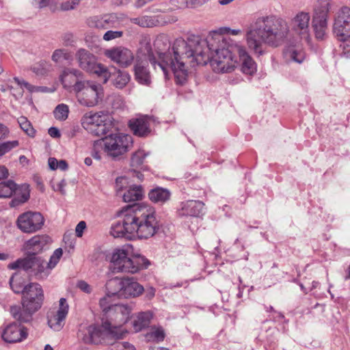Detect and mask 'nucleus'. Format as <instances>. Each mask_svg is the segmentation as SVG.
I'll return each instance as SVG.
<instances>
[{
	"instance_id": "60",
	"label": "nucleus",
	"mask_w": 350,
	"mask_h": 350,
	"mask_svg": "<svg viewBox=\"0 0 350 350\" xmlns=\"http://www.w3.org/2000/svg\"><path fill=\"white\" fill-rule=\"evenodd\" d=\"M121 346L123 348L121 350H135V347L127 342H122Z\"/></svg>"
},
{
	"instance_id": "17",
	"label": "nucleus",
	"mask_w": 350,
	"mask_h": 350,
	"mask_svg": "<svg viewBox=\"0 0 350 350\" xmlns=\"http://www.w3.org/2000/svg\"><path fill=\"white\" fill-rule=\"evenodd\" d=\"M104 55L122 68L131 66L134 60L133 52L123 46H116L107 49Z\"/></svg>"
},
{
	"instance_id": "36",
	"label": "nucleus",
	"mask_w": 350,
	"mask_h": 350,
	"mask_svg": "<svg viewBox=\"0 0 350 350\" xmlns=\"http://www.w3.org/2000/svg\"><path fill=\"white\" fill-rule=\"evenodd\" d=\"M16 189V184L11 180L0 183V198L11 197Z\"/></svg>"
},
{
	"instance_id": "46",
	"label": "nucleus",
	"mask_w": 350,
	"mask_h": 350,
	"mask_svg": "<svg viewBox=\"0 0 350 350\" xmlns=\"http://www.w3.org/2000/svg\"><path fill=\"white\" fill-rule=\"evenodd\" d=\"M99 142L100 139L94 142L92 151V156L97 160L101 159L100 150H103L104 151V145L101 143L100 144H97Z\"/></svg>"
},
{
	"instance_id": "32",
	"label": "nucleus",
	"mask_w": 350,
	"mask_h": 350,
	"mask_svg": "<svg viewBox=\"0 0 350 350\" xmlns=\"http://www.w3.org/2000/svg\"><path fill=\"white\" fill-rule=\"evenodd\" d=\"M32 256L33 254H27L25 258H19L15 262L10 263L8 265V268L10 269H21L31 273Z\"/></svg>"
},
{
	"instance_id": "21",
	"label": "nucleus",
	"mask_w": 350,
	"mask_h": 350,
	"mask_svg": "<svg viewBox=\"0 0 350 350\" xmlns=\"http://www.w3.org/2000/svg\"><path fill=\"white\" fill-rule=\"evenodd\" d=\"M204 204L200 200H187L182 202L178 209V214L180 217H198L203 215Z\"/></svg>"
},
{
	"instance_id": "48",
	"label": "nucleus",
	"mask_w": 350,
	"mask_h": 350,
	"mask_svg": "<svg viewBox=\"0 0 350 350\" xmlns=\"http://www.w3.org/2000/svg\"><path fill=\"white\" fill-rule=\"evenodd\" d=\"M79 3V0H70L63 2L60 5V8L63 11L73 10Z\"/></svg>"
},
{
	"instance_id": "11",
	"label": "nucleus",
	"mask_w": 350,
	"mask_h": 350,
	"mask_svg": "<svg viewBox=\"0 0 350 350\" xmlns=\"http://www.w3.org/2000/svg\"><path fill=\"white\" fill-rule=\"evenodd\" d=\"M330 8L331 0H319V5L314 10L312 20V27L318 40H323L326 36Z\"/></svg>"
},
{
	"instance_id": "8",
	"label": "nucleus",
	"mask_w": 350,
	"mask_h": 350,
	"mask_svg": "<svg viewBox=\"0 0 350 350\" xmlns=\"http://www.w3.org/2000/svg\"><path fill=\"white\" fill-rule=\"evenodd\" d=\"M104 145V152L113 159H118L129 151L133 144L132 137L122 133H111L100 139L98 144Z\"/></svg>"
},
{
	"instance_id": "33",
	"label": "nucleus",
	"mask_w": 350,
	"mask_h": 350,
	"mask_svg": "<svg viewBox=\"0 0 350 350\" xmlns=\"http://www.w3.org/2000/svg\"><path fill=\"white\" fill-rule=\"evenodd\" d=\"M152 317V314L149 311L139 313L133 321V327L135 332H139L143 328L147 327L150 322Z\"/></svg>"
},
{
	"instance_id": "3",
	"label": "nucleus",
	"mask_w": 350,
	"mask_h": 350,
	"mask_svg": "<svg viewBox=\"0 0 350 350\" xmlns=\"http://www.w3.org/2000/svg\"><path fill=\"white\" fill-rule=\"evenodd\" d=\"M129 208L135 236L145 239L153 237L159 228L154 209L142 204L129 205Z\"/></svg>"
},
{
	"instance_id": "52",
	"label": "nucleus",
	"mask_w": 350,
	"mask_h": 350,
	"mask_svg": "<svg viewBox=\"0 0 350 350\" xmlns=\"http://www.w3.org/2000/svg\"><path fill=\"white\" fill-rule=\"evenodd\" d=\"M86 228V223L84 221H81L75 228V233L77 237H81L83 230Z\"/></svg>"
},
{
	"instance_id": "38",
	"label": "nucleus",
	"mask_w": 350,
	"mask_h": 350,
	"mask_svg": "<svg viewBox=\"0 0 350 350\" xmlns=\"http://www.w3.org/2000/svg\"><path fill=\"white\" fill-rule=\"evenodd\" d=\"M52 60L55 63H59L63 60L70 61L72 59L71 53L65 49H59L53 51L52 56Z\"/></svg>"
},
{
	"instance_id": "12",
	"label": "nucleus",
	"mask_w": 350,
	"mask_h": 350,
	"mask_svg": "<svg viewBox=\"0 0 350 350\" xmlns=\"http://www.w3.org/2000/svg\"><path fill=\"white\" fill-rule=\"evenodd\" d=\"M45 219L42 214L37 211H27L18 216L16 226L26 234H33L42 229Z\"/></svg>"
},
{
	"instance_id": "47",
	"label": "nucleus",
	"mask_w": 350,
	"mask_h": 350,
	"mask_svg": "<svg viewBox=\"0 0 350 350\" xmlns=\"http://www.w3.org/2000/svg\"><path fill=\"white\" fill-rule=\"evenodd\" d=\"M111 296H108L107 293H106V295L102 297L99 301L100 307L105 312V315L107 314V310L113 306L111 304Z\"/></svg>"
},
{
	"instance_id": "62",
	"label": "nucleus",
	"mask_w": 350,
	"mask_h": 350,
	"mask_svg": "<svg viewBox=\"0 0 350 350\" xmlns=\"http://www.w3.org/2000/svg\"><path fill=\"white\" fill-rule=\"evenodd\" d=\"M152 0H137L135 2V6L137 8H142L147 3L152 1Z\"/></svg>"
},
{
	"instance_id": "14",
	"label": "nucleus",
	"mask_w": 350,
	"mask_h": 350,
	"mask_svg": "<svg viewBox=\"0 0 350 350\" xmlns=\"http://www.w3.org/2000/svg\"><path fill=\"white\" fill-rule=\"evenodd\" d=\"M122 219L111 226L110 233L115 238L131 239L134 234L133 220L131 219L129 205L124 207L118 213Z\"/></svg>"
},
{
	"instance_id": "18",
	"label": "nucleus",
	"mask_w": 350,
	"mask_h": 350,
	"mask_svg": "<svg viewBox=\"0 0 350 350\" xmlns=\"http://www.w3.org/2000/svg\"><path fill=\"white\" fill-rule=\"evenodd\" d=\"M128 183L127 178L125 177H118L116 180V187L118 195H122V198L126 202H135L140 200L144 196V191L140 185H133L122 194L124 185Z\"/></svg>"
},
{
	"instance_id": "26",
	"label": "nucleus",
	"mask_w": 350,
	"mask_h": 350,
	"mask_svg": "<svg viewBox=\"0 0 350 350\" xmlns=\"http://www.w3.org/2000/svg\"><path fill=\"white\" fill-rule=\"evenodd\" d=\"M51 271V269L49 267V264L44 259L33 254L31 274H34L38 278H46Z\"/></svg>"
},
{
	"instance_id": "45",
	"label": "nucleus",
	"mask_w": 350,
	"mask_h": 350,
	"mask_svg": "<svg viewBox=\"0 0 350 350\" xmlns=\"http://www.w3.org/2000/svg\"><path fill=\"white\" fill-rule=\"evenodd\" d=\"M14 80L22 88H25V89H27L30 92H38V88H40L38 86H34V85L30 84L29 83H28V82H27V81H24L23 79H19L18 77H14Z\"/></svg>"
},
{
	"instance_id": "61",
	"label": "nucleus",
	"mask_w": 350,
	"mask_h": 350,
	"mask_svg": "<svg viewBox=\"0 0 350 350\" xmlns=\"http://www.w3.org/2000/svg\"><path fill=\"white\" fill-rule=\"evenodd\" d=\"M68 163L66 161L64 160H60L58 161V168L60 169L61 170H66L68 169Z\"/></svg>"
},
{
	"instance_id": "41",
	"label": "nucleus",
	"mask_w": 350,
	"mask_h": 350,
	"mask_svg": "<svg viewBox=\"0 0 350 350\" xmlns=\"http://www.w3.org/2000/svg\"><path fill=\"white\" fill-rule=\"evenodd\" d=\"M10 285L15 293H24L26 290V286H24L22 279L16 275H13L10 279Z\"/></svg>"
},
{
	"instance_id": "5",
	"label": "nucleus",
	"mask_w": 350,
	"mask_h": 350,
	"mask_svg": "<svg viewBox=\"0 0 350 350\" xmlns=\"http://www.w3.org/2000/svg\"><path fill=\"white\" fill-rule=\"evenodd\" d=\"M43 300L42 286L38 283H30L26 285V290L23 293V308L17 306H11L10 313L21 323L29 322L32 319V314L41 308Z\"/></svg>"
},
{
	"instance_id": "1",
	"label": "nucleus",
	"mask_w": 350,
	"mask_h": 350,
	"mask_svg": "<svg viewBox=\"0 0 350 350\" xmlns=\"http://www.w3.org/2000/svg\"><path fill=\"white\" fill-rule=\"evenodd\" d=\"M154 46L158 59L150 55V64L156 70L162 72L166 79L172 72L176 82L180 85L187 81L188 66L206 65L208 62L217 73L230 72L238 66L245 75H253L257 70L256 62L244 46L219 33H214L205 40L198 38L188 41L177 38L171 50L167 37L160 36L156 38Z\"/></svg>"
},
{
	"instance_id": "35",
	"label": "nucleus",
	"mask_w": 350,
	"mask_h": 350,
	"mask_svg": "<svg viewBox=\"0 0 350 350\" xmlns=\"http://www.w3.org/2000/svg\"><path fill=\"white\" fill-rule=\"evenodd\" d=\"M31 70L36 75L45 76L53 70V66L50 62L42 60L33 65Z\"/></svg>"
},
{
	"instance_id": "23",
	"label": "nucleus",
	"mask_w": 350,
	"mask_h": 350,
	"mask_svg": "<svg viewBox=\"0 0 350 350\" xmlns=\"http://www.w3.org/2000/svg\"><path fill=\"white\" fill-rule=\"evenodd\" d=\"M144 288L133 278H124L121 298H133L142 294Z\"/></svg>"
},
{
	"instance_id": "10",
	"label": "nucleus",
	"mask_w": 350,
	"mask_h": 350,
	"mask_svg": "<svg viewBox=\"0 0 350 350\" xmlns=\"http://www.w3.org/2000/svg\"><path fill=\"white\" fill-rule=\"evenodd\" d=\"M81 123L88 132L96 136H101L107 133L111 120L110 116L104 111H90L83 116Z\"/></svg>"
},
{
	"instance_id": "22",
	"label": "nucleus",
	"mask_w": 350,
	"mask_h": 350,
	"mask_svg": "<svg viewBox=\"0 0 350 350\" xmlns=\"http://www.w3.org/2000/svg\"><path fill=\"white\" fill-rule=\"evenodd\" d=\"M50 241L51 238L47 235H36L25 242L23 249L27 254L36 255L41 252Z\"/></svg>"
},
{
	"instance_id": "30",
	"label": "nucleus",
	"mask_w": 350,
	"mask_h": 350,
	"mask_svg": "<svg viewBox=\"0 0 350 350\" xmlns=\"http://www.w3.org/2000/svg\"><path fill=\"white\" fill-rule=\"evenodd\" d=\"M16 196L11 200L10 204L14 207L26 202L30 197V190L28 185H22L16 189Z\"/></svg>"
},
{
	"instance_id": "16",
	"label": "nucleus",
	"mask_w": 350,
	"mask_h": 350,
	"mask_svg": "<svg viewBox=\"0 0 350 350\" xmlns=\"http://www.w3.org/2000/svg\"><path fill=\"white\" fill-rule=\"evenodd\" d=\"M131 310L128 305L114 304L107 310V320L105 321L110 322L112 327L117 326L123 329L122 325L128 321ZM124 330L126 334V331L124 329Z\"/></svg>"
},
{
	"instance_id": "64",
	"label": "nucleus",
	"mask_w": 350,
	"mask_h": 350,
	"mask_svg": "<svg viewBox=\"0 0 350 350\" xmlns=\"http://www.w3.org/2000/svg\"><path fill=\"white\" fill-rule=\"evenodd\" d=\"M39 5L40 8H44L49 5V0H34Z\"/></svg>"
},
{
	"instance_id": "19",
	"label": "nucleus",
	"mask_w": 350,
	"mask_h": 350,
	"mask_svg": "<svg viewBox=\"0 0 350 350\" xmlns=\"http://www.w3.org/2000/svg\"><path fill=\"white\" fill-rule=\"evenodd\" d=\"M310 16L308 12H300L292 19L291 29L301 39L309 40V23Z\"/></svg>"
},
{
	"instance_id": "29",
	"label": "nucleus",
	"mask_w": 350,
	"mask_h": 350,
	"mask_svg": "<svg viewBox=\"0 0 350 350\" xmlns=\"http://www.w3.org/2000/svg\"><path fill=\"white\" fill-rule=\"evenodd\" d=\"M109 78L111 77L113 84L119 89L125 87L131 79V77L127 72L120 70V69L115 68L113 72L111 73L109 72Z\"/></svg>"
},
{
	"instance_id": "37",
	"label": "nucleus",
	"mask_w": 350,
	"mask_h": 350,
	"mask_svg": "<svg viewBox=\"0 0 350 350\" xmlns=\"http://www.w3.org/2000/svg\"><path fill=\"white\" fill-rule=\"evenodd\" d=\"M148 153L145 152L143 150H138L135 152L131 159V164L133 167L144 169L143 165L146 157Z\"/></svg>"
},
{
	"instance_id": "4",
	"label": "nucleus",
	"mask_w": 350,
	"mask_h": 350,
	"mask_svg": "<svg viewBox=\"0 0 350 350\" xmlns=\"http://www.w3.org/2000/svg\"><path fill=\"white\" fill-rule=\"evenodd\" d=\"M125 335L124 329L103 320L101 325H91L83 327L78 332V337L86 344L113 345L116 340Z\"/></svg>"
},
{
	"instance_id": "54",
	"label": "nucleus",
	"mask_w": 350,
	"mask_h": 350,
	"mask_svg": "<svg viewBox=\"0 0 350 350\" xmlns=\"http://www.w3.org/2000/svg\"><path fill=\"white\" fill-rule=\"evenodd\" d=\"M9 132V129L3 124L0 123V140L6 138Z\"/></svg>"
},
{
	"instance_id": "63",
	"label": "nucleus",
	"mask_w": 350,
	"mask_h": 350,
	"mask_svg": "<svg viewBox=\"0 0 350 350\" xmlns=\"http://www.w3.org/2000/svg\"><path fill=\"white\" fill-rule=\"evenodd\" d=\"M155 295V289L152 287L147 289L146 291V296L148 299H152Z\"/></svg>"
},
{
	"instance_id": "24",
	"label": "nucleus",
	"mask_w": 350,
	"mask_h": 350,
	"mask_svg": "<svg viewBox=\"0 0 350 350\" xmlns=\"http://www.w3.org/2000/svg\"><path fill=\"white\" fill-rule=\"evenodd\" d=\"M129 126L133 134L140 137H147L151 132L149 120L146 116L130 120Z\"/></svg>"
},
{
	"instance_id": "7",
	"label": "nucleus",
	"mask_w": 350,
	"mask_h": 350,
	"mask_svg": "<svg viewBox=\"0 0 350 350\" xmlns=\"http://www.w3.org/2000/svg\"><path fill=\"white\" fill-rule=\"evenodd\" d=\"M79 103L85 107H94L103 96V87L90 81H77L74 84V90Z\"/></svg>"
},
{
	"instance_id": "58",
	"label": "nucleus",
	"mask_w": 350,
	"mask_h": 350,
	"mask_svg": "<svg viewBox=\"0 0 350 350\" xmlns=\"http://www.w3.org/2000/svg\"><path fill=\"white\" fill-rule=\"evenodd\" d=\"M48 163L49 166L51 170H55L58 169V161L55 158L50 157L49 159Z\"/></svg>"
},
{
	"instance_id": "42",
	"label": "nucleus",
	"mask_w": 350,
	"mask_h": 350,
	"mask_svg": "<svg viewBox=\"0 0 350 350\" xmlns=\"http://www.w3.org/2000/svg\"><path fill=\"white\" fill-rule=\"evenodd\" d=\"M19 145L18 140L7 141L0 143V159L6 153L16 148Z\"/></svg>"
},
{
	"instance_id": "51",
	"label": "nucleus",
	"mask_w": 350,
	"mask_h": 350,
	"mask_svg": "<svg viewBox=\"0 0 350 350\" xmlns=\"http://www.w3.org/2000/svg\"><path fill=\"white\" fill-rule=\"evenodd\" d=\"M135 23L139 25L142 27H149L150 22L152 21L150 16H144L141 18H135Z\"/></svg>"
},
{
	"instance_id": "56",
	"label": "nucleus",
	"mask_w": 350,
	"mask_h": 350,
	"mask_svg": "<svg viewBox=\"0 0 350 350\" xmlns=\"http://www.w3.org/2000/svg\"><path fill=\"white\" fill-rule=\"evenodd\" d=\"M48 133L53 138H59L61 136L59 131L56 127L49 128Z\"/></svg>"
},
{
	"instance_id": "53",
	"label": "nucleus",
	"mask_w": 350,
	"mask_h": 350,
	"mask_svg": "<svg viewBox=\"0 0 350 350\" xmlns=\"http://www.w3.org/2000/svg\"><path fill=\"white\" fill-rule=\"evenodd\" d=\"M77 287L86 293H90L91 292L90 286L85 281H79L77 283Z\"/></svg>"
},
{
	"instance_id": "13",
	"label": "nucleus",
	"mask_w": 350,
	"mask_h": 350,
	"mask_svg": "<svg viewBox=\"0 0 350 350\" xmlns=\"http://www.w3.org/2000/svg\"><path fill=\"white\" fill-rule=\"evenodd\" d=\"M333 33L338 40L346 41L350 38V8H340L335 14L333 24Z\"/></svg>"
},
{
	"instance_id": "9",
	"label": "nucleus",
	"mask_w": 350,
	"mask_h": 350,
	"mask_svg": "<svg viewBox=\"0 0 350 350\" xmlns=\"http://www.w3.org/2000/svg\"><path fill=\"white\" fill-rule=\"evenodd\" d=\"M79 66L83 70L96 75L105 83L109 79L110 73L104 65L97 63L96 56L85 49H79L75 54Z\"/></svg>"
},
{
	"instance_id": "50",
	"label": "nucleus",
	"mask_w": 350,
	"mask_h": 350,
	"mask_svg": "<svg viewBox=\"0 0 350 350\" xmlns=\"http://www.w3.org/2000/svg\"><path fill=\"white\" fill-rule=\"evenodd\" d=\"M123 33L120 31H107L103 36V39L106 41H109L116 38H120Z\"/></svg>"
},
{
	"instance_id": "31",
	"label": "nucleus",
	"mask_w": 350,
	"mask_h": 350,
	"mask_svg": "<svg viewBox=\"0 0 350 350\" xmlns=\"http://www.w3.org/2000/svg\"><path fill=\"white\" fill-rule=\"evenodd\" d=\"M124 278H114L109 280L106 284L107 293L108 296L121 298V291L123 288Z\"/></svg>"
},
{
	"instance_id": "40",
	"label": "nucleus",
	"mask_w": 350,
	"mask_h": 350,
	"mask_svg": "<svg viewBox=\"0 0 350 350\" xmlns=\"http://www.w3.org/2000/svg\"><path fill=\"white\" fill-rule=\"evenodd\" d=\"M68 106L63 103L58 105L53 111L55 118L60 121L66 120L68 118Z\"/></svg>"
},
{
	"instance_id": "59",
	"label": "nucleus",
	"mask_w": 350,
	"mask_h": 350,
	"mask_svg": "<svg viewBox=\"0 0 350 350\" xmlns=\"http://www.w3.org/2000/svg\"><path fill=\"white\" fill-rule=\"evenodd\" d=\"M66 186V182L65 180H62L58 184H57V190L62 193L65 194V187Z\"/></svg>"
},
{
	"instance_id": "25",
	"label": "nucleus",
	"mask_w": 350,
	"mask_h": 350,
	"mask_svg": "<svg viewBox=\"0 0 350 350\" xmlns=\"http://www.w3.org/2000/svg\"><path fill=\"white\" fill-rule=\"evenodd\" d=\"M83 73L75 68L65 70L60 75V81L64 88L70 91L74 90V84L77 81H81Z\"/></svg>"
},
{
	"instance_id": "20",
	"label": "nucleus",
	"mask_w": 350,
	"mask_h": 350,
	"mask_svg": "<svg viewBox=\"0 0 350 350\" xmlns=\"http://www.w3.org/2000/svg\"><path fill=\"white\" fill-rule=\"evenodd\" d=\"M1 336L6 342L14 343L25 339L27 332L25 327H21L16 323H12L3 329Z\"/></svg>"
},
{
	"instance_id": "49",
	"label": "nucleus",
	"mask_w": 350,
	"mask_h": 350,
	"mask_svg": "<svg viewBox=\"0 0 350 350\" xmlns=\"http://www.w3.org/2000/svg\"><path fill=\"white\" fill-rule=\"evenodd\" d=\"M62 40L64 45L68 46H72L75 42V38L73 33L70 32H66L62 35Z\"/></svg>"
},
{
	"instance_id": "55",
	"label": "nucleus",
	"mask_w": 350,
	"mask_h": 350,
	"mask_svg": "<svg viewBox=\"0 0 350 350\" xmlns=\"http://www.w3.org/2000/svg\"><path fill=\"white\" fill-rule=\"evenodd\" d=\"M208 0H187V3H189L192 7L196 8L201 6L208 2Z\"/></svg>"
},
{
	"instance_id": "57",
	"label": "nucleus",
	"mask_w": 350,
	"mask_h": 350,
	"mask_svg": "<svg viewBox=\"0 0 350 350\" xmlns=\"http://www.w3.org/2000/svg\"><path fill=\"white\" fill-rule=\"evenodd\" d=\"M9 172L8 168L4 165H0V180L8 177Z\"/></svg>"
},
{
	"instance_id": "2",
	"label": "nucleus",
	"mask_w": 350,
	"mask_h": 350,
	"mask_svg": "<svg viewBox=\"0 0 350 350\" xmlns=\"http://www.w3.org/2000/svg\"><path fill=\"white\" fill-rule=\"evenodd\" d=\"M289 28L287 23L273 16L260 17L247 31V44L256 54L264 53L263 43L277 47L287 38Z\"/></svg>"
},
{
	"instance_id": "43",
	"label": "nucleus",
	"mask_w": 350,
	"mask_h": 350,
	"mask_svg": "<svg viewBox=\"0 0 350 350\" xmlns=\"http://www.w3.org/2000/svg\"><path fill=\"white\" fill-rule=\"evenodd\" d=\"M62 254L63 251L61 248L56 249L48 262L49 267L53 269L59 262Z\"/></svg>"
},
{
	"instance_id": "28",
	"label": "nucleus",
	"mask_w": 350,
	"mask_h": 350,
	"mask_svg": "<svg viewBox=\"0 0 350 350\" xmlns=\"http://www.w3.org/2000/svg\"><path fill=\"white\" fill-rule=\"evenodd\" d=\"M171 197V192L165 188L157 187L148 193L149 199L154 203L163 204L167 202Z\"/></svg>"
},
{
	"instance_id": "6",
	"label": "nucleus",
	"mask_w": 350,
	"mask_h": 350,
	"mask_svg": "<svg viewBox=\"0 0 350 350\" xmlns=\"http://www.w3.org/2000/svg\"><path fill=\"white\" fill-rule=\"evenodd\" d=\"M149 265L150 261L144 256L136 254L130 256L124 249L115 250L111 260V269L115 273H136L147 269Z\"/></svg>"
},
{
	"instance_id": "34",
	"label": "nucleus",
	"mask_w": 350,
	"mask_h": 350,
	"mask_svg": "<svg viewBox=\"0 0 350 350\" xmlns=\"http://www.w3.org/2000/svg\"><path fill=\"white\" fill-rule=\"evenodd\" d=\"M284 57L287 62L301 64L305 59V53L301 49L289 48L285 51Z\"/></svg>"
},
{
	"instance_id": "15",
	"label": "nucleus",
	"mask_w": 350,
	"mask_h": 350,
	"mask_svg": "<svg viewBox=\"0 0 350 350\" xmlns=\"http://www.w3.org/2000/svg\"><path fill=\"white\" fill-rule=\"evenodd\" d=\"M69 306L65 298L62 297L59 301L58 308L51 310L47 313V322L49 326L54 331H60L64 324L68 315Z\"/></svg>"
},
{
	"instance_id": "44",
	"label": "nucleus",
	"mask_w": 350,
	"mask_h": 350,
	"mask_svg": "<svg viewBox=\"0 0 350 350\" xmlns=\"http://www.w3.org/2000/svg\"><path fill=\"white\" fill-rule=\"evenodd\" d=\"M149 334L151 338L158 342L163 341L165 338L164 329L161 327L153 328Z\"/></svg>"
},
{
	"instance_id": "27",
	"label": "nucleus",
	"mask_w": 350,
	"mask_h": 350,
	"mask_svg": "<svg viewBox=\"0 0 350 350\" xmlns=\"http://www.w3.org/2000/svg\"><path fill=\"white\" fill-rule=\"evenodd\" d=\"M136 80L144 85H148L150 83V75L147 68V62L139 61L137 59L134 68Z\"/></svg>"
},
{
	"instance_id": "39",
	"label": "nucleus",
	"mask_w": 350,
	"mask_h": 350,
	"mask_svg": "<svg viewBox=\"0 0 350 350\" xmlns=\"http://www.w3.org/2000/svg\"><path fill=\"white\" fill-rule=\"evenodd\" d=\"M18 123L21 129L29 137H33L36 134V130L32 126L31 122L25 116H21L18 118Z\"/></svg>"
}]
</instances>
